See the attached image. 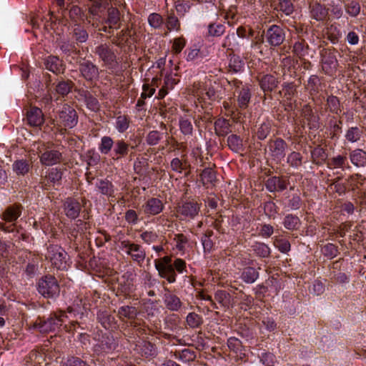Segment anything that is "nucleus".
<instances>
[{"label": "nucleus", "instance_id": "obj_1", "mask_svg": "<svg viewBox=\"0 0 366 366\" xmlns=\"http://www.w3.org/2000/svg\"><path fill=\"white\" fill-rule=\"evenodd\" d=\"M234 97L223 102V107L227 114L237 120L241 117L240 110L246 109L251 99L249 88H242L233 92Z\"/></svg>", "mask_w": 366, "mask_h": 366}, {"label": "nucleus", "instance_id": "obj_2", "mask_svg": "<svg viewBox=\"0 0 366 366\" xmlns=\"http://www.w3.org/2000/svg\"><path fill=\"white\" fill-rule=\"evenodd\" d=\"M68 316L65 311L59 310L51 312L49 316L45 317H38L35 321L28 324L29 329H34L41 333H49L54 332L63 325Z\"/></svg>", "mask_w": 366, "mask_h": 366}, {"label": "nucleus", "instance_id": "obj_3", "mask_svg": "<svg viewBox=\"0 0 366 366\" xmlns=\"http://www.w3.org/2000/svg\"><path fill=\"white\" fill-rule=\"evenodd\" d=\"M34 149H36L42 165L53 166L62 161L61 152L52 146L36 142L34 144Z\"/></svg>", "mask_w": 366, "mask_h": 366}, {"label": "nucleus", "instance_id": "obj_4", "mask_svg": "<svg viewBox=\"0 0 366 366\" xmlns=\"http://www.w3.org/2000/svg\"><path fill=\"white\" fill-rule=\"evenodd\" d=\"M55 122L62 133L66 131V128L71 129L74 127L78 122V116L76 110L68 104H64L59 111Z\"/></svg>", "mask_w": 366, "mask_h": 366}, {"label": "nucleus", "instance_id": "obj_5", "mask_svg": "<svg viewBox=\"0 0 366 366\" xmlns=\"http://www.w3.org/2000/svg\"><path fill=\"white\" fill-rule=\"evenodd\" d=\"M192 94L197 98L199 102L209 104L218 98L216 90L212 86L211 80L204 82H195L192 86Z\"/></svg>", "mask_w": 366, "mask_h": 366}, {"label": "nucleus", "instance_id": "obj_6", "mask_svg": "<svg viewBox=\"0 0 366 366\" xmlns=\"http://www.w3.org/2000/svg\"><path fill=\"white\" fill-rule=\"evenodd\" d=\"M119 249L131 257L138 265L141 266L146 257V252L143 247L129 239L119 241Z\"/></svg>", "mask_w": 366, "mask_h": 366}, {"label": "nucleus", "instance_id": "obj_7", "mask_svg": "<svg viewBox=\"0 0 366 366\" xmlns=\"http://www.w3.org/2000/svg\"><path fill=\"white\" fill-rule=\"evenodd\" d=\"M201 205L194 199L179 202L176 207V216L182 220L193 219L198 215Z\"/></svg>", "mask_w": 366, "mask_h": 366}, {"label": "nucleus", "instance_id": "obj_8", "mask_svg": "<svg viewBox=\"0 0 366 366\" xmlns=\"http://www.w3.org/2000/svg\"><path fill=\"white\" fill-rule=\"evenodd\" d=\"M64 170L61 168L54 167L46 171L44 175H41L39 181V186L44 190H49L55 188L56 186L61 184Z\"/></svg>", "mask_w": 366, "mask_h": 366}, {"label": "nucleus", "instance_id": "obj_9", "mask_svg": "<svg viewBox=\"0 0 366 366\" xmlns=\"http://www.w3.org/2000/svg\"><path fill=\"white\" fill-rule=\"evenodd\" d=\"M155 269L161 278L165 279L169 283L176 282V274L172 269L173 263L172 257L166 255L163 257L156 259L154 262Z\"/></svg>", "mask_w": 366, "mask_h": 366}, {"label": "nucleus", "instance_id": "obj_10", "mask_svg": "<svg viewBox=\"0 0 366 366\" xmlns=\"http://www.w3.org/2000/svg\"><path fill=\"white\" fill-rule=\"evenodd\" d=\"M66 252L58 245H49L45 257L49 259L51 264L59 269H64L66 267Z\"/></svg>", "mask_w": 366, "mask_h": 366}, {"label": "nucleus", "instance_id": "obj_11", "mask_svg": "<svg viewBox=\"0 0 366 366\" xmlns=\"http://www.w3.org/2000/svg\"><path fill=\"white\" fill-rule=\"evenodd\" d=\"M38 291L45 297H54L59 293V286L56 278L51 275H46L38 282Z\"/></svg>", "mask_w": 366, "mask_h": 366}, {"label": "nucleus", "instance_id": "obj_12", "mask_svg": "<svg viewBox=\"0 0 366 366\" xmlns=\"http://www.w3.org/2000/svg\"><path fill=\"white\" fill-rule=\"evenodd\" d=\"M94 53L107 68L109 69L115 68L117 64V55L109 44L106 43L99 44L95 48Z\"/></svg>", "mask_w": 366, "mask_h": 366}, {"label": "nucleus", "instance_id": "obj_13", "mask_svg": "<svg viewBox=\"0 0 366 366\" xmlns=\"http://www.w3.org/2000/svg\"><path fill=\"white\" fill-rule=\"evenodd\" d=\"M287 147V144L284 139L276 138L268 142L267 152L272 160L280 163L285 157Z\"/></svg>", "mask_w": 366, "mask_h": 366}, {"label": "nucleus", "instance_id": "obj_14", "mask_svg": "<svg viewBox=\"0 0 366 366\" xmlns=\"http://www.w3.org/2000/svg\"><path fill=\"white\" fill-rule=\"evenodd\" d=\"M138 315V310L135 307L124 305L120 307L117 311V316L122 320L124 321L130 320L131 326L135 330V332L138 335L146 334L147 330L145 328H142L139 326V324L134 322L133 320L137 317Z\"/></svg>", "mask_w": 366, "mask_h": 366}, {"label": "nucleus", "instance_id": "obj_15", "mask_svg": "<svg viewBox=\"0 0 366 366\" xmlns=\"http://www.w3.org/2000/svg\"><path fill=\"white\" fill-rule=\"evenodd\" d=\"M309 16L318 22H323L328 18V9L319 0H307Z\"/></svg>", "mask_w": 366, "mask_h": 366}, {"label": "nucleus", "instance_id": "obj_16", "mask_svg": "<svg viewBox=\"0 0 366 366\" xmlns=\"http://www.w3.org/2000/svg\"><path fill=\"white\" fill-rule=\"evenodd\" d=\"M21 212V207L19 205H11L7 207L4 214H1V220L9 223V225H4L1 222V230L7 232H14L16 229L14 222L20 216Z\"/></svg>", "mask_w": 366, "mask_h": 366}, {"label": "nucleus", "instance_id": "obj_17", "mask_svg": "<svg viewBox=\"0 0 366 366\" xmlns=\"http://www.w3.org/2000/svg\"><path fill=\"white\" fill-rule=\"evenodd\" d=\"M94 340L97 342L94 344L93 351L97 355L109 353L116 349L117 344L112 336L104 335L99 340Z\"/></svg>", "mask_w": 366, "mask_h": 366}, {"label": "nucleus", "instance_id": "obj_18", "mask_svg": "<svg viewBox=\"0 0 366 366\" xmlns=\"http://www.w3.org/2000/svg\"><path fill=\"white\" fill-rule=\"evenodd\" d=\"M164 205L161 199L156 197L148 199L141 207V211L147 216H154L162 212Z\"/></svg>", "mask_w": 366, "mask_h": 366}, {"label": "nucleus", "instance_id": "obj_19", "mask_svg": "<svg viewBox=\"0 0 366 366\" xmlns=\"http://www.w3.org/2000/svg\"><path fill=\"white\" fill-rule=\"evenodd\" d=\"M267 42L272 46L280 45L285 39V34L282 27L272 25L266 31Z\"/></svg>", "mask_w": 366, "mask_h": 366}, {"label": "nucleus", "instance_id": "obj_20", "mask_svg": "<svg viewBox=\"0 0 366 366\" xmlns=\"http://www.w3.org/2000/svg\"><path fill=\"white\" fill-rule=\"evenodd\" d=\"M79 71L86 81H94L99 77V69L92 61L86 60L80 63Z\"/></svg>", "mask_w": 366, "mask_h": 366}, {"label": "nucleus", "instance_id": "obj_21", "mask_svg": "<svg viewBox=\"0 0 366 366\" xmlns=\"http://www.w3.org/2000/svg\"><path fill=\"white\" fill-rule=\"evenodd\" d=\"M112 43L118 47L123 48L130 46L133 42V34L129 27H127L117 34L112 40Z\"/></svg>", "mask_w": 366, "mask_h": 366}, {"label": "nucleus", "instance_id": "obj_22", "mask_svg": "<svg viewBox=\"0 0 366 366\" xmlns=\"http://www.w3.org/2000/svg\"><path fill=\"white\" fill-rule=\"evenodd\" d=\"M301 116L304 122H306L310 129H316L319 127L320 118L315 115L312 107L309 104L303 106L301 112Z\"/></svg>", "mask_w": 366, "mask_h": 366}, {"label": "nucleus", "instance_id": "obj_23", "mask_svg": "<svg viewBox=\"0 0 366 366\" xmlns=\"http://www.w3.org/2000/svg\"><path fill=\"white\" fill-rule=\"evenodd\" d=\"M134 350L146 358L152 357L157 355L155 345L144 340H140L137 342Z\"/></svg>", "mask_w": 366, "mask_h": 366}, {"label": "nucleus", "instance_id": "obj_24", "mask_svg": "<svg viewBox=\"0 0 366 366\" xmlns=\"http://www.w3.org/2000/svg\"><path fill=\"white\" fill-rule=\"evenodd\" d=\"M81 208L79 202L74 198H67L64 203L65 214L71 219H76L78 217Z\"/></svg>", "mask_w": 366, "mask_h": 366}, {"label": "nucleus", "instance_id": "obj_25", "mask_svg": "<svg viewBox=\"0 0 366 366\" xmlns=\"http://www.w3.org/2000/svg\"><path fill=\"white\" fill-rule=\"evenodd\" d=\"M265 186L270 192H282L287 189V182L285 178L274 176L266 181Z\"/></svg>", "mask_w": 366, "mask_h": 366}, {"label": "nucleus", "instance_id": "obj_26", "mask_svg": "<svg viewBox=\"0 0 366 366\" xmlns=\"http://www.w3.org/2000/svg\"><path fill=\"white\" fill-rule=\"evenodd\" d=\"M46 69L54 74H62L65 69L62 60L56 56H49L44 61Z\"/></svg>", "mask_w": 366, "mask_h": 366}, {"label": "nucleus", "instance_id": "obj_27", "mask_svg": "<svg viewBox=\"0 0 366 366\" xmlns=\"http://www.w3.org/2000/svg\"><path fill=\"white\" fill-rule=\"evenodd\" d=\"M164 303L169 310L173 312L179 311L183 305L179 297L172 292L164 294Z\"/></svg>", "mask_w": 366, "mask_h": 366}, {"label": "nucleus", "instance_id": "obj_28", "mask_svg": "<svg viewBox=\"0 0 366 366\" xmlns=\"http://www.w3.org/2000/svg\"><path fill=\"white\" fill-rule=\"evenodd\" d=\"M129 144L123 139H118L115 142L113 152L112 159L119 160L128 154L129 151Z\"/></svg>", "mask_w": 366, "mask_h": 366}, {"label": "nucleus", "instance_id": "obj_29", "mask_svg": "<svg viewBox=\"0 0 366 366\" xmlns=\"http://www.w3.org/2000/svg\"><path fill=\"white\" fill-rule=\"evenodd\" d=\"M26 119L28 123L33 127H39L44 121L42 112L38 107H31L27 112Z\"/></svg>", "mask_w": 366, "mask_h": 366}, {"label": "nucleus", "instance_id": "obj_30", "mask_svg": "<svg viewBox=\"0 0 366 366\" xmlns=\"http://www.w3.org/2000/svg\"><path fill=\"white\" fill-rule=\"evenodd\" d=\"M97 320L103 327L110 330L116 327V321L114 316L107 310H100L97 313Z\"/></svg>", "mask_w": 366, "mask_h": 366}, {"label": "nucleus", "instance_id": "obj_31", "mask_svg": "<svg viewBox=\"0 0 366 366\" xmlns=\"http://www.w3.org/2000/svg\"><path fill=\"white\" fill-rule=\"evenodd\" d=\"M124 274L122 276L119 281L117 292H120L124 295H129L134 291L133 279L130 278L129 276Z\"/></svg>", "mask_w": 366, "mask_h": 366}, {"label": "nucleus", "instance_id": "obj_32", "mask_svg": "<svg viewBox=\"0 0 366 366\" xmlns=\"http://www.w3.org/2000/svg\"><path fill=\"white\" fill-rule=\"evenodd\" d=\"M92 2V5L89 8V11L93 16L98 14L99 10L101 7H105L109 4H114L115 6H122L124 4V0H90Z\"/></svg>", "mask_w": 366, "mask_h": 366}, {"label": "nucleus", "instance_id": "obj_33", "mask_svg": "<svg viewBox=\"0 0 366 366\" xmlns=\"http://www.w3.org/2000/svg\"><path fill=\"white\" fill-rule=\"evenodd\" d=\"M120 12L117 8L111 7L108 9V16L102 19V24H108L114 26L115 29L120 28Z\"/></svg>", "mask_w": 366, "mask_h": 366}, {"label": "nucleus", "instance_id": "obj_34", "mask_svg": "<svg viewBox=\"0 0 366 366\" xmlns=\"http://www.w3.org/2000/svg\"><path fill=\"white\" fill-rule=\"evenodd\" d=\"M261 89L265 92H272L278 85L279 81L277 78L272 74L264 75L259 80Z\"/></svg>", "mask_w": 366, "mask_h": 366}, {"label": "nucleus", "instance_id": "obj_35", "mask_svg": "<svg viewBox=\"0 0 366 366\" xmlns=\"http://www.w3.org/2000/svg\"><path fill=\"white\" fill-rule=\"evenodd\" d=\"M337 65V61L335 56L331 54L325 55L322 58V70L326 74H332Z\"/></svg>", "mask_w": 366, "mask_h": 366}, {"label": "nucleus", "instance_id": "obj_36", "mask_svg": "<svg viewBox=\"0 0 366 366\" xmlns=\"http://www.w3.org/2000/svg\"><path fill=\"white\" fill-rule=\"evenodd\" d=\"M327 164L330 169L341 168L344 170L345 169L350 168L347 157L342 155H337L329 159Z\"/></svg>", "mask_w": 366, "mask_h": 366}, {"label": "nucleus", "instance_id": "obj_37", "mask_svg": "<svg viewBox=\"0 0 366 366\" xmlns=\"http://www.w3.org/2000/svg\"><path fill=\"white\" fill-rule=\"evenodd\" d=\"M214 300L217 301L221 307L228 309L232 305V298L231 295L222 290H218L214 293Z\"/></svg>", "mask_w": 366, "mask_h": 366}, {"label": "nucleus", "instance_id": "obj_38", "mask_svg": "<svg viewBox=\"0 0 366 366\" xmlns=\"http://www.w3.org/2000/svg\"><path fill=\"white\" fill-rule=\"evenodd\" d=\"M349 186L351 187L352 191H360V189H365L366 178L363 177L360 174H355L351 175L347 179Z\"/></svg>", "mask_w": 366, "mask_h": 366}, {"label": "nucleus", "instance_id": "obj_39", "mask_svg": "<svg viewBox=\"0 0 366 366\" xmlns=\"http://www.w3.org/2000/svg\"><path fill=\"white\" fill-rule=\"evenodd\" d=\"M351 162L356 167H364L366 164V152L360 149L352 151L349 156Z\"/></svg>", "mask_w": 366, "mask_h": 366}, {"label": "nucleus", "instance_id": "obj_40", "mask_svg": "<svg viewBox=\"0 0 366 366\" xmlns=\"http://www.w3.org/2000/svg\"><path fill=\"white\" fill-rule=\"evenodd\" d=\"M96 187L102 194L109 197H114V185L110 181L107 179H98L96 183Z\"/></svg>", "mask_w": 366, "mask_h": 366}, {"label": "nucleus", "instance_id": "obj_41", "mask_svg": "<svg viewBox=\"0 0 366 366\" xmlns=\"http://www.w3.org/2000/svg\"><path fill=\"white\" fill-rule=\"evenodd\" d=\"M229 120L219 118L214 122V129L218 136H226L231 132Z\"/></svg>", "mask_w": 366, "mask_h": 366}, {"label": "nucleus", "instance_id": "obj_42", "mask_svg": "<svg viewBox=\"0 0 366 366\" xmlns=\"http://www.w3.org/2000/svg\"><path fill=\"white\" fill-rule=\"evenodd\" d=\"M12 168L17 175L24 176L29 172L31 164L26 159H19L14 162Z\"/></svg>", "mask_w": 366, "mask_h": 366}, {"label": "nucleus", "instance_id": "obj_43", "mask_svg": "<svg viewBox=\"0 0 366 366\" xmlns=\"http://www.w3.org/2000/svg\"><path fill=\"white\" fill-rule=\"evenodd\" d=\"M252 249L254 253L259 257L267 258L269 257L271 254L269 247L263 242H255L252 246Z\"/></svg>", "mask_w": 366, "mask_h": 366}, {"label": "nucleus", "instance_id": "obj_44", "mask_svg": "<svg viewBox=\"0 0 366 366\" xmlns=\"http://www.w3.org/2000/svg\"><path fill=\"white\" fill-rule=\"evenodd\" d=\"M227 144L230 149L235 152L244 150L242 139L237 134H231L227 138Z\"/></svg>", "mask_w": 366, "mask_h": 366}, {"label": "nucleus", "instance_id": "obj_45", "mask_svg": "<svg viewBox=\"0 0 366 366\" xmlns=\"http://www.w3.org/2000/svg\"><path fill=\"white\" fill-rule=\"evenodd\" d=\"M200 180L204 186L213 184L216 180V173L211 168H205L200 174Z\"/></svg>", "mask_w": 366, "mask_h": 366}, {"label": "nucleus", "instance_id": "obj_46", "mask_svg": "<svg viewBox=\"0 0 366 366\" xmlns=\"http://www.w3.org/2000/svg\"><path fill=\"white\" fill-rule=\"evenodd\" d=\"M259 277L258 271L254 267L245 268L241 274V279L246 283L251 284L256 281Z\"/></svg>", "mask_w": 366, "mask_h": 366}, {"label": "nucleus", "instance_id": "obj_47", "mask_svg": "<svg viewBox=\"0 0 366 366\" xmlns=\"http://www.w3.org/2000/svg\"><path fill=\"white\" fill-rule=\"evenodd\" d=\"M345 10L351 17H357L361 11V6L358 1L351 0L345 4Z\"/></svg>", "mask_w": 366, "mask_h": 366}, {"label": "nucleus", "instance_id": "obj_48", "mask_svg": "<svg viewBox=\"0 0 366 366\" xmlns=\"http://www.w3.org/2000/svg\"><path fill=\"white\" fill-rule=\"evenodd\" d=\"M131 119L127 115H119L117 117L115 128L119 133L125 132L129 127Z\"/></svg>", "mask_w": 366, "mask_h": 366}, {"label": "nucleus", "instance_id": "obj_49", "mask_svg": "<svg viewBox=\"0 0 366 366\" xmlns=\"http://www.w3.org/2000/svg\"><path fill=\"white\" fill-rule=\"evenodd\" d=\"M282 223L287 229L296 230L300 224V219L297 216L290 214L285 216Z\"/></svg>", "mask_w": 366, "mask_h": 366}, {"label": "nucleus", "instance_id": "obj_50", "mask_svg": "<svg viewBox=\"0 0 366 366\" xmlns=\"http://www.w3.org/2000/svg\"><path fill=\"white\" fill-rule=\"evenodd\" d=\"M115 142L113 141L112 138L109 136H104L101 139V142L99 144V151L102 154H108L112 147L114 146Z\"/></svg>", "mask_w": 366, "mask_h": 366}, {"label": "nucleus", "instance_id": "obj_51", "mask_svg": "<svg viewBox=\"0 0 366 366\" xmlns=\"http://www.w3.org/2000/svg\"><path fill=\"white\" fill-rule=\"evenodd\" d=\"M309 46L304 39H299L293 46V52L299 58L308 54Z\"/></svg>", "mask_w": 366, "mask_h": 366}, {"label": "nucleus", "instance_id": "obj_52", "mask_svg": "<svg viewBox=\"0 0 366 366\" xmlns=\"http://www.w3.org/2000/svg\"><path fill=\"white\" fill-rule=\"evenodd\" d=\"M74 84L70 80L59 81L56 86V92L62 96H66L72 89Z\"/></svg>", "mask_w": 366, "mask_h": 366}, {"label": "nucleus", "instance_id": "obj_53", "mask_svg": "<svg viewBox=\"0 0 366 366\" xmlns=\"http://www.w3.org/2000/svg\"><path fill=\"white\" fill-rule=\"evenodd\" d=\"M187 325L191 328H198L203 323V319L202 316L195 313L189 312L186 318Z\"/></svg>", "mask_w": 366, "mask_h": 366}, {"label": "nucleus", "instance_id": "obj_54", "mask_svg": "<svg viewBox=\"0 0 366 366\" xmlns=\"http://www.w3.org/2000/svg\"><path fill=\"white\" fill-rule=\"evenodd\" d=\"M187 61L202 60L205 55L197 47H190L185 51Z\"/></svg>", "mask_w": 366, "mask_h": 366}, {"label": "nucleus", "instance_id": "obj_55", "mask_svg": "<svg viewBox=\"0 0 366 366\" xmlns=\"http://www.w3.org/2000/svg\"><path fill=\"white\" fill-rule=\"evenodd\" d=\"M166 26L169 31H179L180 22L174 13H169L166 19Z\"/></svg>", "mask_w": 366, "mask_h": 366}, {"label": "nucleus", "instance_id": "obj_56", "mask_svg": "<svg viewBox=\"0 0 366 366\" xmlns=\"http://www.w3.org/2000/svg\"><path fill=\"white\" fill-rule=\"evenodd\" d=\"M274 246L282 253H287L291 249L290 242L284 238L274 237Z\"/></svg>", "mask_w": 366, "mask_h": 366}, {"label": "nucleus", "instance_id": "obj_57", "mask_svg": "<svg viewBox=\"0 0 366 366\" xmlns=\"http://www.w3.org/2000/svg\"><path fill=\"white\" fill-rule=\"evenodd\" d=\"M362 132L357 127H352L347 129L345 134L346 139L350 142H356L360 140Z\"/></svg>", "mask_w": 366, "mask_h": 366}, {"label": "nucleus", "instance_id": "obj_58", "mask_svg": "<svg viewBox=\"0 0 366 366\" xmlns=\"http://www.w3.org/2000/svg\"><path fill=\"white\" fill-rule=\"evenodd\" d=\"M173 240L175 243L176 249L181 252H184L185 246L189 241L187 237L181 233L175 234Z\"/></svg>", "mask_w": 366, "mask_h": 366}, {"label": "nucleus", "instance_id": "obj_59", "mask_svg": "<svg viewBox=\"0 0 366 366\" xmlns=\"http://www.w3.org/2000/svg\"><path fill=\"white\" fill-rule=\"evenodd\" d=\"M327 106L329 110L336 114L341 112L340 104L338 98L335 96H329L327 99Z\"/></svg>", "mask_w": 366, "mask_h": 366}, {"label": "nucleus", "instance_id": "obj_60", "mask_svg": "<svg viewBox=\"0 0 366 366\" xmlns=\"http://www.w3.org/2000/svg\"><path fill=\"white\" fill-rule=\"evenodd\" d=\"M175 357L182 362H187L193 361L195 359L196 355L194 352L190 350L189 349H184L181 351L176 352Z\"/></svg>", "mask_w": 366, "mask_h": 366}, {"label": "nucleus", "instance_id": "obj_61", "mask_svg": "<svg viewBox=\"0 0 366 366\" xmlns=\"http://www.w3.org/2000/svg\"><path fill=\"white\" fill-rule=\"evenodd\" d=\"M228 66L229 71L237 73L242 70L244 63L239 56L232 55L230 56Z\"/></svg>", "mask_w": 366, "mask_h": 366}, {"label": "nucleus", "instance_id": "obj_62", "mask_svg": "<svg viewBox=\"0 0 366 366\" xmlns=\"http://www.w3.org/2000/svg\"><path fill=\"white\" fill-rule=\"evenodd\" d=\"M187 44L186 39L183 36H179L173 39L172 46V52L174 54H179Z\"/></svg>", "mask_w": 366, "mask_h": 366}, {"label": "nucleus", "instance_id": "obj_63", "mask_svg": "<svg viewBox=\"0 0 366 366\" xmlns=\"http://www.w3.org/2000/svg\"><path fill=\"white\" fill-rule=\"evenodd\" d=\"M328 9V14H330L335 19H339L343 15V10L340 4H335L332 1L329 4V6L327 7Z\"/></svg>", "mask_w": 366, "mask_h": 366}, {"label": "nucleus", "instance_id": "obj_64", "mask_svg": "<svg viewBox=\"0 0 366 366\" xmlns=\"http://www.w3.org/2000/svg\"><path fill=\"white\" fill-rule=\"evenodd\" d=\"M172 269H174V272L177 274V272L179 274H183L187 272V263L185 260L181 258H176L173 261L172 264Z\"/></svg>", "mask_w": 366, "mask_h": 366}]
</instances>
